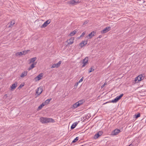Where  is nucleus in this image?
I'll return each mask as SVG.
<instances>
[{
	"label": "nucleus",
	"mask_w": 146,
	"mask_h": 146,
	"mask_svg": "<svg viewBox=\"0 0 146 146\" xmlns=\"http://www.w3.org/2000/svg\"><path fill=\"white\" fill-rule=\"evenodd\" d=\"M40 121L42 123H46L55 121L54 119L51 118L42 117L40 118Z\"/></svg>",
	"instance_id": "1"
},
{
	"label": "nucleus",
	"mask_w": 146,
	"mask_h": 146,
	"mask_svg": "<svg viewBox=\"0 0 146 146\" xmlns=\"http://www.w3.org/2000/svg\"><path fill=\"white\" fill-rule=\"evenodd\" d=\"M123 94H120V96H117L114 100H112V101H110L109 102H106V103L104 104H105L108 102H112L113 103H116L123 96Z\"/></svg>",
	"instance_id": "2"
},
{
	"label": "nucleus",
	"mask_w": 146,
	"mask_h": 146,
	"mask_svg": "<svg viewBox=\"0 0 146 146\" xmlns=\"http://www.w3.org/2000/svg\"><path fill=\"white\" fill-rule=\"evenodd\" d=\"M144 78V77L143 76L142 74H140L136 77L134 81L135 83H138L139 81H140Z\"/></svg>",
	"instance_id": "3"
},
{
	"label": "nucleus",
	"mask_w": 146,
	"mask_h": 146,
	"mask_svg": "<svg viewBox=\"0 0 146 146\" xmlns=\"http://www.w3.org/2000/svg\"><path fill=\"white\" fill-rule=\"evenodd\" d=\"M51 22V20L48 19L40 27L42 28H44L46 27Z\"/></svg>",
	"instance_id": "4"
},
{
	"label": "nucleus",
	"mask_w": 146,
	"mask_h": 146,
	"mask_svg": "<svg viewBox=\"0 0 146 146\" xmlns=\"http://www.w3.org/2000/svg\"><path fill=\"white\" fill-rule=\"evenodd\" d=\"M43 88L42 87H40L37 89L36 90V93L37 94V96L39 95L43 91Z\"/></svg>",
	"instance_id": "5"
},
{
	"label": "nucleus",
	"mask_w": 146,
	"mask_h": 146,
	"mask_svg": "<svg viewBox=\"0 0 146 146\" xmlns=\"http://www.w3.org/2000/svg\"><path fill=\"white\" fill-rule=\"evenodd\" d=\"M88 57H86L83 60V65L82 66V67H84L88 63Z\"/></svg>",
	"instance_id": "6"
},
{
	"label": "nucleus",
	"mask_w": 146,
	"mask_h": 146,
	"mask_svg": "<svg viewBox=\"0 0 146 146\" xmlns=\"http://www.w3.org/2000/svg\"><path fill=\"white\" fill-rule=\"evenodd\" d=\"M103 133L102 131H99L95 134L94 136V138L95 139H97L99 137L101 136Z\"/></svg>",
	"instance_id": "7"
},
{
	"label": "nucleus",
	"mask_w": 146,
	"mask_h": 146,
	"mask_svg": "<svg viewBox=\"0 0 146 146\" xmlns=\"http://www.w3.org/2000/svg\"><path fill=\"white\" fill-rule=\"evenodd\" d=\"M27 54V52L26 51H23L22 52H19L15 54V55L17 56H21L23 55H25Z\"/></svg>",
	"instance_id": "8"
},
{
	"label": "nucleus",
	"mask_w": 146,
	"mask_h": 146,
	"mask_svg": "<svg viewBox=\"0 0 146 146\" xmlns=\"http://www.w3.org/2000/svg\"><path fill=\"white\" fill-rule=\"evenodd\" d=\"M111 29V27H106L103 30L101 31V33L102 34L108 32V31H110Z\"/></svg>",
	"instance_id": "9"
},
{
	"label": "nucleus",
	"mask_w": 146,
	"mask_h": 146,
	"mask_svg": "<svg viewBox=\"0 0 146 146\" xmlns=\"http://www.w3.org/2000/svg\"><path fill=\"white\" fill-rule=\"evenodd\" d=\"M74 37H72L69 39V40H67L66 41H68V44L69 45H70L72 44L74 42Z\"/></svg>",
	"instance_id": "10"
},
{
	"label": "nucleus",
	"mask_w": 146,
	"mask_h": 146,
	"mask_svg": "<svg viewBox=\"0 0 146 146\" xmlns=\"http://www.w3.org/2000/svg\"><path fill=\"white\" fill-rule=\"evenodd\" d=\"M121 131L120 130L118 129H115L112 132V134L113 135H117Z\"/></svg>",
	"instance_id": "11"
},
{
	"label": "nucleus",
	"mask_w": 146,
	"mask_h": 146,
	"mask_svg": "<svg viewBox=\"0 0 146 146\" xmlns=\"http://www.w3.org/2000/svg\"><path fill=\"white\" fill-rule=\"evenodd\" d=\"M87 42L88 40H86V42L85 43V41L84 40L82 41V42L79 44V45L81 47V48H82L87 43Z\"/></svg>",
	"instance_id": "12"
},
{
	"label": "nucleus",
	"mask_w": 146,
	"mask_h": 146,
	"mask_svg": "<svg viewBox=\"0 0 146 146\" xmlns=\"http://www.w3.org/2000/svg\"><path fill=\"white\" fill-rule=\"evenodd\" d=\"M43 76V74L42 73H41L40 74L38 75L36 77H35V79H37V80H40Z\"/></svg>",
	"instance_id": "13"
},
{
	"label": "nucleus",
	"mask_w": 146,
	"mask_h": 146,
	"mask_svg": "<svg viewBox=\"0 0 146 146\" xmlns=\"http://www.w3.org/2000/svg\"><path fill=\"white\" fill-rule=\"evenodd\" d=\"M15 23V21L14 20L11 21L10 23H9L7 25H8V27L10 28L14 25Z\"/></svg>",
	"instance_id": "14"
},
{
	"label": "nucleus",
	"mask_w": 146,
	"mask_h": 146,
	"mask_svg": "<svg viewBox=\"0 0 146 146\" xmlns=\"http://www.w3.org/2000/svg\"><path fill=\"white\" fill-rule=\"evenodd\" d=\"M17 85V82L12 84L11 86V88L12 89H15Z\"/></svg>",
	"instance_id": "15"
},
{
	"label": "nucleus",
	"mask_w": 146,
	"mask_h": 146,
	"mask_svg": "<svg viewBox=\"0 0 146 146\" xmlns=\"http://www.w3.org/2000/svg\"><path fill=\"white\" fill-rule=\"evenodd\" d=\"M96 32L94 31H92L88 35V36L89 37V38H91L93 36H94V34Z\"/></svg>",
	"instance_id": "16"
},
{
	"label": "nucleus",
	"mask_w": 146,
	"mask_h": 146,
	"mask_svg": "<svg viewBox=\"0 0 146 146\" xmlns=\"http://www.w3.org/2000/svg\"><path fill=\"white\" fill-rule=\"evenodd\" d=\"M27 71H24L20 75L21 77L23 78L26 76L27 74Z\"/></svg>",
	"instance_id": "17"
},
{
	"label": "nucleus",
	"mask_w": 146,
	"mask_h": 146,
	"mask_svg": "<svg viewBox=\"0 0 146 146\" xmlns=\"http://www.w3.org/2000/svg\"><path fill=\"white\" fill-rule=\"evenodd\" d=\"M36 59L37 58L36 57H35L30 59V63H34V62L36 60Z\"/></svg>",
	"instance_id": "18"
},
{
	"label": "nucleus",
	"mask_w": 146,
	"mask_h": 146,
	"mask_svg": "<svg viewBox=\"0 0 146 146\" xmlns=\"http://www.w3.org/2000/svg\"><path fill=\"white\" fill-rule=\"evenodd\" d=\"M78 124V123L77 122H75L72 125L71 127V129H73L74 128L76 127V126Z\"/></svg>",
	"instance_id": "19"
},
{
	"label": "nucleus",
	"mask_w": 146,
	"mask_h": 146,
	"mask_svg": "<svg viewBox=\"0 0 146 146\" xmlns=\"http://www.w3.org/2000/svg\"><path fill=\"white\" fill-rule=\"evenodd\" d=\"M37 63V62H35L33 63L31 66L29 68V70H31V69L35 67V65Z\"/></svg>",
	"instance_id": "20"
},
{
	"label": "nucleus",
	"mask_w": 146,
	"mask_h": 146,
	"mask_svg": "<svg viewBox=\"0 0 146 146\" xmlns=\"http://www.w3.org/2000/svg\"><path fill=\"white\" fill-rule=\"evenodd\" d=\"M80 106V105L79 104H78V102H77L73 105V107L74 108H77Z\"/></svg>",
	"instance_id": "21"
},
{
	"label": "nucleus",
	"mask_w": 146,
	"mask_h": 146,
	"mask_svg": "<svg viewBox=\"0 0 146 146\" xmlns=\"http://www.w3.org/2000/svg\"><path fill=\"white\" fill-rule=\"evenodd\" d=\"M52 100V98H50V99H47L44 102H43L44 104H45V105H46V104H48L50 102V100Z\"/></svg>",
	"instance_id": "22"
},
{
	"label": "nucleus",
	"mask_w": 146,
	"mask_h": 146,
	"mask_svg": "<svg viewBox=\"0 0 146 146\" xmlns=\"http://www.w3.org/2000/svg\"><path fill=\"white\" fill-rule=\"evenodd\" d=\"M44 105H45V104H44V103H43L38 106V110H41L42 108V107Z\"/></svg>",
	"instance_id": "23"
},
{
	"label": "nucleus",
	"mask_w": 146,
	"mask_h": 146,
	"mask_svg": "<svg viewBox=\"0 0 146 146\" xmlns=\"http://www.w3.org/2000/svg\"><path fill=\"white\" fill-rule=\"evenodd\" d=\"M68 3L70 5H76V4L75 2L74 1V0H71L69 2H68Z\"/></svg>",
	"instance_id": "24"
},
{
	"label": "nucleus",
	"mask_w": 146,
	"mask_h": 146,
	"mask_svg": "<svg viewBox=\"0 0 146 146\" xmlns=\"http://www.w3.org/2000/svg\"><path fill=\"white\" fill-rule=\"evenodd\" d=\"M77 32V31L76 30H74L73 31L71 32L70 34V36H73Z\"/></svg>",
	"instance_id": "25"
},
{
	"label": "nucleus",
	"mask_w": 146,
	"mask_h": 146,
	"mask_svg": "<svg viewBox=\"0 0 146 146\" xmlns=\"http://www.w3.org/2000/svg\"><path fill=\"white\" fill-rule=\"evenodd\" d=\"M84 102V100H80L77 102L78 104H79L80 106V105L82 104Z\"/></svg>",
	"instance_id": "26"
},
{
	"label": "nucleus",
	"mask_w": 146,
	"mask_h": 146,
	"mask_svg": "<svg viewBox=\"0 0 146 146\" xmlns=\"http://www.w3.org/2000/svg\"><path fill=\"white\" fill-rule=\"evenodd\" d=\"M61 62V61H59L58 63L56 64V68L60 66Z\"/></svg>",
	"instance_id": "27"
},
{
	"label": "nucleus",
	"mask_w": 146,
	"mask_h": 146,
	"mask_svg": "<svg viewBox=\"0 0 146 146\" xmlns=\"http://www.w3.org/2000/svg\"><path fill=\"white\" fill-rule=\"evenodd\" d=\"M79 139L78 137H76L72 142V143H74L76 142Z\"/></svg>",
	"instance_id": "28"
},
{
	"label": "nucleus",
	"mask_w": 146,
	"mask_h": 146,
	"mask_svg": "<svg viewBox=\"0 0 146 146\" xmlns=\"http://www.w3.org/2000/svg\"><path fill=\"white\" fill-rule=\"evenodd\" d=\"M135 117L136 118H138L140 116V114L139 113H138L137 114H135Z\"/></svg>",
	"instance_id": "29"
},
{
	"label": "nucleus",
	"mask_w": 146,
	"mask_h": 146,
	"mask_svg": "<svg viewBox=\"0 0 146 146\" xmlns=\"http://www.w3.org/2000/svg\"><path fill=\"white\" fill-rule=\"evenodd\" d=\"M94 69H93L92 67H91L89 71V73H90L91 72H92V71H94Z\"/></svg>",
	"instance_id": "30"
},
{
	"label": "nucleus",
	"mask_w": 146,
	"mask_h": 146,
	"mask_svg": "<svg viewBox=\"0 0 146 146\" xmlns=\"http://www.w3.org/2000/svg\"><path fill=\"white\" fill-rule=\"evenodd\" d=\"M56 68V64H52V66L51 67V68Z\"/></svg>",
	"instance_id": "31"
},
{
	"label": "nucleus",
	"mask_w": 146,
	"mask_h": 146,
	"mask_svg": "<svg viewBox=\"0 0 146 146\" xmlns=\"http://www.w3.org/2000/svg\"><path fill=\"white\" fill-rule=\"evenodd\" d=\"M89 21L88 20H87L86 21H85L84 22V23H83V25H84L86 24H87V23H88L89 22Z\"/></svg>",
	"instance_id": "32"
},
{
	"label": "nucleus",
	"mask_w": 146,
	"mask_h": 146,
	"mask_svg": "<svg viewBox=\"0 0 146 146\" xmlns=\"http://www.w3.org/2000/svg\"><path fill=\"white\" fill-rule=\"evenodd\" d=\"M85 34V32H84L83 33L82 35L80 36L79 38L83 37L84 35Z\"/></svg>",
	"instance_id": "33"
},
{
	"label": "nucleus",
	"mask_w": 146,
	"mask_h": 146,
	"mask_svg": "<svg viewBox=\"0 0 146 146\" xmlns=\"http://www.w3.org/2000/svg\"><path fill=\"white\" fill-rule=\"evenodd\" d=\"M107 83L106 82H105L104 83V84L102 86H101L102 88H103L104 87L105 85H107Z\"/></svg>",
	"instance_id": "34"
},
{
	"label": "nucleus",
	"mask_w": 146,
	"mask_h": 146,
	"mask_svg": "<svg viewBox=\"0 0 146 146\" xmlns=\"http://www.w3.org/2000/svg\"><path fill=\"white\" fill-rule=\"evenodd\" d=\"M24 85L22 84H20V85L18 87V88L20 89L22 88L23 86H24Z\"/></svg>",
	"instance_id": "35"
},
{
	"label": "nucleus",
	"mask_w": 146,
	"mask_h": 146,
	"mask_svg": "<svg viewBox=\"0 0 146 146\" xmlns=\"http://www.w3.org/2000/svg\"><path fill=\"white\" fill-rule=\"evenodd\" d=\"M83 77H82V78L79 80V81H78V82L79 83H80L81 82H82L83 80Z\"/></svg>",
	"instance_id": "36"
},
{
	"label": "nucleus",
	"mask_w": 146,
	"mask_h": 146,
	"mask_svg": "<svg viewBox=\"0 0 146 146\" xmlns=\"http://www.w3.org/2000/svg\"><path fill=\"white\" fill-rule=\"evenodd\" d=\"M79 0H74V1L76 3V4L79 3L78 1Z\"/></svg>",
	"instance_id": "37"
},
{
	"label": "nucleus",
	"mask_w": 146,
	"mask_h": 146,
	"mask_svg": "<svg viewBox=\"0 0 146 146\" xmlns=\"http://www.w3.org/2000/svg\"><path fill=\"white\" fill-rule=\"evenodd\" d=\"M78 83H79L78 82L76 83L75 84V85H74V86H76V87H77L78 86Z\"/></svg>",
	"instance_id": "38"
},
{
	"label": "nucleus",
	"mask_w": 146,
	"mask_h": 146,
	"mask_svg": "<svg viewBox=\"0 0 146 146\" xmlns=\"http://www.w3.org/2000/svg\"><path fill=\"white\" fill-rule=\"evenodd\" d=\"M24 51H27V53L29 51H30V50H24Z\"/></svg>",
	"instance_id": "39"
},
{
	"label": "nucleus",
	"mask_w": 146,
	"mask_h": 146,
	"mask_svg": "<svg viewBox=\"0 0 146 146\" xmlns=\"http://www.w3.org/2000/svg\"><path fill=\"white\" fill-rule=\"evenodd\" d=\"M102 37V35H100L98 37V38H101Z\"/></svg>",
	"instance_id": "40"
},
{
	"label": "nucleus",
	"mask_w": 146,
	"mask_h": 146,
	"mask_svg": "<svg viewBox=\"0 0 146 146\" xmlns=\"http://www.w3.org/2000/svg\"><path fill=\"white\" fill-rule=\"evenodd\" d=\"M128 146H133V145L132 144H131L129 145Z\"/></svg>",
	"instance_id": "41"
}]
</instances>
